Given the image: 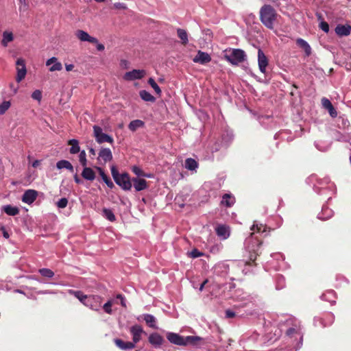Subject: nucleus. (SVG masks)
<instances>
[{
	"instance_id": "nucleus-1",
	"label": "nucleus",
	"mask_w": 351,
	"mask_h": 351,
	"mask_svg": "<svg viewBox=\"0 0 351 351\" xmlns=\"http://www.w3.org/2000/svg\"><path fill=\"white\" fill-rule=\"evenodd\" d=\"M254 233H251L250 237L247 241L246 248L249 252V261H246V265H256L255 261L261 254L259 250L263 244V241L256 237Z\"/></svg>"
},
{
	"instance_id": "nucleus-2",
	"label": "nucleus",
	"mask_w": 351,
	"mask_h": 351,
	"mask_svg": "<svg viewBox=\"0 0 351 351\" xmlns=\"http://www.w3.org/2000/svg\"><path fill=\"white\" fill-rule=\"evenodd\" d=\"M261 23L268 29H273L274 23L277 20L276 10L271 5H264L259 12Z\"/></svg>"
},
{
	"instance_id": "nucleus-3",
	"label": "nucleus",
	"mask_w": 351,
	"mask_h": 351,
	"mask_svg": "<svg viewBox=\"0 0 351 351\" xmlns=\"http://www.w3.org/2000/svg\"><path fill=\"white\" fill-rule=\"evenodd\" d=\"M224 58L232 64L237 65L245 60V53L240 49H230L225 51Z\"/></svg>"
},
{
	"instance_id": "nucleus-4",
	"label": "nucleus",
	"mask_w": 351,
	"mask_h": 351,
	"mask_svg": "<svg viewBox=\"0 0 351 351\" xmlns=\"http://www.w3.org/2000/svg\"><path fill=\"white\" fill-rule=\"evenodd\" d=\"M93 132L96 141L98 143L101 144L103 143L107 142L109 143L110 144H113L114 140L112 137H111L108 134L104 133L102 129L99 126L94 125Z\"/></svg>"
},
{
	"instance_id": "nucleus-5",
	"label": "nucleus",
	"mask_w": 351,
	"mask_h": 351,
	"mask_svg": "<svg viewBox=\"0 0 351 351\" xmlns=\"http://www.w3.org/2000/svg\"><path fill=\"white\" fill-rule=\"evenodd\" d=\"M114 182L124 191H130L132 189V179L128 173H121Z\"/></svg>"
},
{
	"instance_id": "nucleus-6",
	"label": "nucleus",
	"mask_w": 351,
	"mask_h": 351,
	"mask_svg": "<svg viewBox=\"0 0 351 351\" xmlns=\"http://www.w3.org/2000/svg\"><path fill=\"white\" fill-rule=\"evenodd\" d=\"M102 298L99 295H88L85 306L94 311H99L101 306Z\"/></svg>"
},
{
	"instance_id": "nucleus-7",
	"label": "nucleus",
	"mask_w": 351,
	"mask_h": 351,
	"mask_svg": "<svg viewBox=\"0 0 351 351\" xmlns=\"http://www.w3.org/2000/svg\"><path fill=\"white\" fill-rule=\"evenodd\" d=\"M184 346H192L195 347H201L206 343L204 339L199 336H186L184 337Z\"/></svg>"
},
{
	"instance_id": "nucleus-8",
	"label": "nucleus",
	"mask_w": 351,
	"mask_h": 351,
	"mask_svg": "<svg viewBox=\"0 0 351 351\" xmlns=\"http://www.w3.org/2000/svg\"><path fill=\"white\" fill-rule=\"evenodd\" d=\"M17 75L16 80L20 82L23 80L27 73V69L25 66V62L23 58H19L16 62Z\"/></svg>"
},
{
	"instance_id": "nucleus-9",
	"label": "nucleus",
	"mask_w": 351,
	"mask_h": 351,
	"mask_svg": "<svg viewBox=\"0 0 351 351\" xmlns=\"http://www.w3.org/2000/svg\"><path fill=\"white\" fill-rule=\"evenodd\" d=\"M130 332L132 336V343L134 344L140 341L143 334H146L142 326L138 324L132 326L130 328Z\"/></svg>"
},
{
	"instance_id": "nucleus-10",
	"label": "nucleus",
	"mask_w": 351,
	"mask_h": 351,
	"mask_svg": "<svg viewBox=\"0 0 351 351\" xmlns=\"http://www.w3.org/2000/svg\"><path fill=\"white\" fill-rule=\"evenodd\" d=\"M149 343L155 348H160L165 342L164 338L157 332H153L148 337Z\"/></svg>"
},
{
	"instance_id": "nucleus-11",
	"label": "nucleus",
	"mask_w": 351,
	"mask_h": 351,
	"mask_svg": "<svg viewBox=\"0 0 351 351\" xmlns=\"http://www.w3.org/2000/svg\"><path fill=\"white\" fill-rule=\"evenodd\" d=\"M258 63L261 72L265 73L269 60L267 56L265 55L264 52L261 49H258Z\"/></svg>"
},
{
	"instance_id": "nucleus-12",
	"label": "nucleus",
	"mask_w": 351,
	"mask_h": 351,
	"mask_svg": "<svg viewBox=\"0 0 351 351\" xmlns=\"http://www.w3.org/2000/svg\"><path fill=\"white\" fill-rule=\"evenodd\" d=\"M145 75L144 70L134 69L131 71L126 72L123 76L124 80L132 81L134 80L141 79Z\"/></svg>"
},
{
	"instance_id": "nucleus-13",
	"label": "nucleus",
	"mask_w": 351,
	"mask_h": 351,
	"mask_svg": "<svg viewBox=\"0 0 351 351\" xmlns=\"http://www.w3.org/2000/svg\"><path fill=\"white\" fill-rule=\"evenodd\" d=\"M167 339L168 341L175 345L177 346H183L184 345V337L180 335L178 333L175 332H167Z\"/></svg>"
},
{
	"instance_id": "nucleus-14",
	"label": "nucleus",
	"mask_w": 351,
	"mask_h": 351,
	"mask_svg": "<svg viewBox=\"0 0 351 351\" xmlns=\"http://www.w3.org/2000/svg\"><path fill=\"white\" fill-rule=\"evenodd\" d=\"M193 61L195 63L205 64L211 61V57L208 53L199 50L197 55L193 58Z\"/></svg>"
},
{
	"instance_id": "nucleus-15",
	"label": "nucleus",
	"mask_w": 351,
	"mask_h": 351,
	"mask_svg": "<svg viewBox=\"0 0 351 351\" xmlns=\"http://www.w3.org/2000/svg\"><path fill=\"white\" fill-rule=\"evenodd\" d=\"M38 197V192L33 189H28L25 191L22 197V201L24 203L31 204Z\"/></svg>"
},
{
	"instance_id": "nucleus-16",
	"label": "nucleus",
	"mask_w": 351,
	"mask_h": 351,
	"mask_svg": "<svg viewBox=\"0 0 351 351\" xmlns=\"http://www.w3.org/2000/svg\"><path fill=\"white\" fill-rule=\"evenodd\" d=\"M76 37L81 41H87L90 43H97V39L90 36L86 32L78 29L75 32Z\"/></svg>"
},
{
	"instance_id": "nucleus-17",
	"label": "nucleus",
	"mask_w": 351,
	"mask_h": 351,
	"mask_svg": "<svg viewBox=\"0 0 351 351\" xmlns=\"http://www.w3.org/2000/svg\"><path fill=\"white\" fill-rule=\"evenodd\" d=\"M286 335L290 337H293L295 335H298L300 336V340L302 341L303 335L300 325L299 324L295 323L293 327L288 328L286 331Z\"/></svg>"
},
{
	"instance_id": "nucleus-18",
	"label": "nucleus",
	"mask_w": 351,
	"mask_h": 351,
	"mask_svg": "<svg viewBox=\"0 0 351 351\" xmlns=\"http://www.w3.org/2000/svg\"><path fill=\"white\" fill-rule=\"evenodd\" d=\"M132 182H133L136 191L145 190L149 186L147 182L143 178H132Z\"/></svg>"
},
{
	"instance_id": "nucleus-19",
	"label": "nucleus",
	"mask_w": 351,
	"mask_h": 351,
	"mask_svg": "<svg viewBox=\"0 0 351 351\" xmlns=\"http://www.w3.org/2000/svg\"><path fill=\"white\" fill-rule=\"evenodd\" d=\"M322 106L328 111V113L332 118L337 117V112L328 99L326 97L322 98Z\"/></svg>"
},
{
	"instance_id": "nucleus-20",
	"label": "nucleus",
	"mask_w": 351,
	"mask_h": 351,
	"mask_svg": "<svg viewBox=\"0 0 351 351\" xmlns=\"http://www.w3.org/2000/svg\"><path fill=\"white\" fill-rule=\"evenodd\" d=\"M335 31L339 36H347L351 33V25L339 24L335 27Z\"/></svg>"
},
{
	"instance_id": "nucleus-21",
	"label": "nucleus",
	"mask_w": 351,
	"mask_h": 351,
	"mask_svg": "<svg viewBox=\"0 0 351 351\" xmlns=\"http://www.w3.org/2000/svg\"><path fill=\"white\" fill-rule=\"evenodd\" d=\"M115 345L121 350H131L135 347L134 343L130 341H124L120 339H115L114 340Z\"/></svg>"
},
{
	"instance_id": "nucleus-22",
	"label": "nucleus",
	"mask_w": 351,
	"mask_h": 351,
	"mask_svg": "<svg viewBox=\"0 0 351 351\" xmlns=\"http://www.w3.org/2000/svg\"><path fill=\"white\" fill-rule=\"evenodd\" d=\"M99 158L106 163L112 160V154L109 148H101L99 152Z\"/></svg>"
},
{
	"instance_id": "nucleus-23",
	"label": "nucleus",
	"mask_w": 351,
	"mask_h": 351,
	"mask_svg": "<svg viewBox=\"0 0 351 351\" xmlns=\"http://www.w3.org/2000/svg\"><path fill=\"white\" fill-rule=\"evenodd\" d=\"M235 203V198L231 194L226 193L222 196L221 205L227 208L232 207Z\"/></svg>"
},
{
	"instance_id": "nucleus-24",
	"label": "nucleus",
	"mask_w": 351,
	"mask_h": 351,
	"mask_svg": "<svg viewBox=\"0 0 351 351\" xmlns=\"http://www.w3.org/2000/svg\"><path fill=\"white\" fill-rule=\"evenodd\" d=\"M219 237L226 239L230 236L229 228L225 225H219L215 229Z\"/></svg>"
},
{
	"instance_id": "nucleus-25",
	"label": "nucleus",
	"mask_w": 351,
	"mask_h": 351,
	"mask_svg": "<svg viewBox=\"0 0 351 351\" xmlns=\"http://www.w3.org/2000/svg\"><path fill=\"white\" fill-rule=\"evenodd\" d=\"M296 44L304 51L306 56H309L311 55V48L306 40L302 38H298L296 40Z\"/></svg>"
},
{
	"instance_id": "nucleus-26",
	"label": "nucleus",
	"mask_w": 351,
	"mask_h": 351,
	"mask_svg": "<svg viewBox=\"0 0 351 351\" xmlns=\"http://www.w3.org/2000/svg\"><path fill=\"white\" fill-rule=\"evenodd\" d=\"M68 293L77 298L85 306V303L87 301L88 295L84 294L81 291H75L73 289H69Z\"/></svg>"
},
{
	"instance_id": "nucleus-27",
	"label": "nucleus",
	"mask_w": 351,
	"mask_h": 351,
	"mask_svg": "<svg viewBox=\"0 0 351 351\" xmlns=\"http://www.w3.org/2000/svg\"><path fill=\"white\" fill-rule=\"evenodd\" d=\"M84 169L82 172V176L87 180L93 181L95 178V171L90 167H84Z\"/></svg>"
},
{
	"instance_id": "nucleus-28",
	"label": "nucleus",
	"mask_w": 351,
	"mask_h": 351,
	"mask_svg": "<svg viewBox=\"0 0 351 351\" xmlns=\"http://www.w3.org/2000/svg\"><path fill=\"white\" fill-rule=\"evenodd\" d=\"M177 34H178V38L181 40L182 45H183L184 46H186L189 43L188 34H187L186 31L184 29L178 28L177 29Z\"/></svg>"
},
{
	"instance_id": "nucleus-29",
	"label": "nucleus",
	"mask_w": 351,
	"mask_h": 351,
	"mask_svg": "<svg viewBox=\"0 0 351 351\" xmlns=\"http://www.w3.org/2000/svg\"><path fill=\"white\" fill-rule=\"evenodd\" d=\"M97 169L99 175L101 176L102 180L106 184V185L110 189H112L114 186V185L113 182H112V180H110V178L105 173V172L101 167H97Z\"/></svg>"
},
{
	"instance_id": "nucleus-30",
	"label": "nucleus",
	"mask_w": 351,
	"mask_h": 351,
	"mask_svg": "<svg viewBox=\"0 0 351 351\" xmlns=\"http://www.w3.org/2000/svg\"><path fill=\"white\" fill-rule=\"evenodd\" d=\"M14 40V35L11 32L5 31L3 33V39L1 40V45L6 47L9 43Z\"/></svg>"
},
{
	"instance_id": "nucleus-31",
	"label": "nucleus",
	"mask_w": 351,
	"mask_h": 351,
	"mask_svg": "<svg viewBox=\"0 0 351 351\" xmlns=\"http://www.w3.org/2000/svg\"><path fill=\"white\" fill-rule=\"evenodd\" d=\"M68 145H71L70 153L72 154H77L80 152L79 141L76 139H71L68 141Z\"/></svg>"
},
{
	"instance_id": "nucleus-32",
	"label": "nucleus",
	"mask_w": 351,
	"mask_h": 351,
	"mask_svg": "<svg viewBox=\"0 0 351 351\" xmlns=\"http://www.w3.org/2000/svg\"><path fill=\"white\" fill-rule=\"evenodd\" d=\"M56 167L59 169H66L69 170L71 172L73 171V165H71V163L69 161L66 160H62L58 161L56 164Z\"/></svg>"
},
{
	"instance_id": "nucleus-33",
	"label": "nucleus",
	"mask_w": 351,
	"mask_h": 351,
	"mask_svg": "<svg viewBox=\"0 0 351 351\" xmlns=\"http://www.w3.org/2000/svg\"><path fill=\"white\" fill-rule=\"evenodd\" d=\"M3 210L10 216H15L19 213V209L16 206L6 205L3 207Z\"/></svg>"
},
{
	"instance_id": "nucleus-34",
	"label": "nucleus",
	"mask_w": 351,
	"mask_h": 351,
	"mask_svg": "<svg viewBox=\"0 0 351 351\" xmlns=\"http://www.w3.org/2000/svg\"><path fill=\"white\" fill-rule=\"evenodd\" d=\"M143 316L144 320L147 326L152 328H157L156 325V320L154 315L150 314H145Z\"/></svg>"
},
{
	"instance_id": "nucleus-35",
	"label": "nucleus",
	"mask_w": 351,
	"mask_h": 351,
	"mask_svg": "<svg viewBox=\"0 0 351 351\" xmlns=\"http://www.w3.org/2000/svg\"><path fill=\"white\" fill-rule=\"evenodd\" d=\"M197 167H198V163L195 160H194L191 158L186 159L185 167L187 169L193 171V170H195L197 168Z\"/></svg>"
},
{
	"instance_id": "nucleus-36",
	"label": "nucleus",
	"mask_w": 351,
	"mask_h": 351,
	"mask_svg": "<svg viewBox=\"0 0 351 351\" xmlns=\"http://www.w3.org/2000/svg\"><path fill=\"white\" fill-rule=\"evenodd\" d=\"M144 125V122L139 119H136L134 121H132L129 125L128 128L132 131H136L138 128L143 127Z\"/></svg>"
},
{
	"instance_id": "nucleus-37",
	"label": "nucleus",
	"mask_w": 351,
	"mask_h": 351,
	"mask_svg": "<svg viewBox=\"0 0 351 351\" xmlns=\"http://www.w3.org/2000/svg\"><path fill=\"white\" fill-rule=\"evenodd\" d=\"M139 95L141 99L145 101L154 102L156 99L151 93L145 90H141Z\"/></svg>"
},
{
	"instance_id": "nucleus-38",
	"label": "nucleus",
	"mask_w": 351,
	"mask_h": 351,
	"mask_svg": "<svg viewBox=\"0 0 351 351\" xmlns=\"http://www.w3.org/2000/svg\"><path fill=\"white\" fill-rule=\"evenodd\" d=\"M103 216L112 222L116 220V217L113 212L108 208H104L103 209Z\"/></svg>"
},
{
	"instance_id": "nucleus-39",
	"label": "nucleus",
	"mask_w": 351,
	"mask_h": 351,
	"mask_svg": "<svg viewBox=\"0 0 351 351\" xmlns=\"http://www.w3.org/2000/svg\"><path fill=\"white\" fill-rule=\"evenodd\" d=\"M267 227L262 223L258 224L254 223L251 228L252 230H256L257 232H265Z\"/></svg>"
},
{
	"instance_id": "nucleus-40",
	"label": "nucleus",
	"mask_w": 351,
	"mask_h": 351,
	"mask_svg": "<svg viewBox=\"0 0 351 351\" xmlns=\"http://www.w3.org/2000/svg\"><path fill=\"white\" fill-rule=\"evenodd\" d=\"M39 273L45 277L52 278L54 276V273L52 270L47 268H43L39 269Z\"/></svg>"
},
{
	"instance_id": "nucleus-41",
	"label": "nucleus",
	"mask_w": 351,
	"mask_h": 351,
	"mask_svg": "<svg viewBox=\"0 0 351 351\" xmlns=\"http://www.w3.org/2000/svg\"><path fill=\"white\" fill-rule=\"evenodd\" d=\"M11 104L9 101H4L0 104V114H3L10 107Z\"/></svg>"
},
{
	"instance_id": "nucleus-42",
	"label": "nucleus",
	"mask_w": 351,
	"mask_h": 351,
	"mask_svg": "<svg viewBox=\"0 0 351 351\" xmlns=\"http://www.w3.org/2000/svg\"><path fill=\"white\" fill-rule=\"evenodd\" d=\"M148 84L154 88L157 94H160L161 90L153 78L149 79Z\"/></svg>"
},
{
	"instance_id": "nucleus-43",
	"label": "nucleus",
	"mask_w": 351,
	"mask_h": 351,
	"mask_svg": "<svg viewBox=\"0 0 351 351\" xmlns=\"http://www.w3.org/2000/svg\"><path fill=\"white\" fill-rule=\"evenodd\" d=\"M79 160L83 167H86L87 165L86 154L85 151L83 150L80 152L79 155Z\"/></svg>"
},
{
	"instance_id": "nucleus-44",
	"label": "nucleus",
	"mask_w": 351,
	"mask_h": 351,
	"mask_svg": "<svg viewBox=\"0 0 351 351\" xmlns=\"http://www.w3.org/2000/svg\"><path fill=\"white\" fill-rule=\"evenodd\" d=\"M132 171L137 176H147V177H149V176H147L144 173V171L141 168H139L137 166H133L132 168Z\"/></svg>"
},
{
	"instance_id": "nucleus-45",
	"label": "nucleus",
	"mask_w": 351,
	"mask_h": 351,
	"mask_svg": "<svg viewBox=\"0 0 351 351\" xmlns=\"http://www.w3.org/2000/svg\"><path fill=\"white\" fill-rule=\"evenodd\" d=\"M112 301L108 300L104 306L103 308L104 311L108 313V314H112Z\"/></svg>"
},
{
	"instance_id": "nucleus-46",
	"label": "nucleus",
	"mask_w": 351,
	"mask_h": 351,
	"mask_svg": "<svg viewBox=\"0 0 351 351\" xmlns=\"http://www.w3.org/2000/svg\"><path fill=\"white\" fill-rule=\"evenodd\" d=\"M62 69V65L61 62H58V60L49 68V71H61Z\"/></svg>"
},
{
	"instance_id": "nucleus-47",
	"label": "nucleus",
	"mask_w": 351,
	"mask_h": 351,
	"mask_svg": "<svg viewBox=\"0 0 351 351\" xmlns=\"http://www.w3.org/2000/svg\"><path fill=\"white\" fill-rule=\"evenodd\" d=\"M68 204V199L65 197H62L57 202V206L60 208H64L66 207Z\"/></svg>"
},
{
	"instance_id": "nucleus-48",
	"label": "nucleus",
	"mask_w": 351,
	"mask_h": 351,
	"mask_svg": "<svg viewBox=\"0 0 351 351\" xmlns=\"http://www.w3.org/2000/svg\"><path fill=\"white\" fill-rule=\"evenodd\" d=\"M32 98L40 101L42 99V92L39 90H34L32 94Z\"/></svg>"
},
{
	"instance_id": "nucleus-49",
	"label": "nucleus",
	"mask_w": 351,
	"mask_h": 351,
	"mask_svg": "<svg viewBox=\"0 0 351 351\" xmlns=\"http://www.w3.org/2000/svg\"><path fill=\"white\" fill-rule=\"evenodd\" d=\"M319 27L326 33H328L329 32V25L327 22L324 21H322L319 23Z\"/></svg>"
},
{
	"instance_id": "nucleus-50",
	"label": "nucleus",
	"mask_w": 351,
	"mask_h": 351,
	"mask_svg": "<svg viewBox=\"0 0 351 351\" xmlns=\"http://www.w3.org/2000/svg\"><path fill=\"white\" fill-rule=\"evenodd\" d=\"M203 256V253L200 252L197 249H193L190 252V256L193 258H198Z\"/></svg>"
},
{
	"instance_id": "nucleus-51",
	"label": "nucleus",
	"mask_w": 351,
	"mask_h": 351,
	"mask_svg": "<svg viewBox=\"0 0 351 351\" xmlns=\"http://www.w3.org/2000/svg\"><path fill=\"white\" fill-rule=\"evenodd\" d=\"M111 173H112V176L114 181H115V179L118 178L119 176L121 175V173H119V171L115 166H112Z\"/></svg>"
},
{
	"instance_id": "nucleus-52",
	"label": "nucleus",
	"mask_w": 351,
	"mask_h": 351,
	"mask_svg": "<svg viewBox=\"0 0 351 351\" xmlns=\"http://www.w3.org/2000/svg\"><path fill=\"white\" fill-rule=\"evenodd\" d=\"M117 298L120 300V304L121 305L124 307V308H126V302H125V298H124V296L121 294H118L117 295Z\"/></svg>"
},
{
	"instance_id": "nucleus-53",
	"label": "nucleus",
	"mask_w": 351,
	"mask_h": 351,
	"mask_svg": "<svg viewBox=\"0 0 351 351\" xmlns=\"http://www.w3.org/2000/svg\"><path fill=\"white\" fill-rule=\"evenodd\" d=\"M236 315L235 313L233 312L232 311L230 310V309H228L226 311V317L227 318H233Z\"/></svg>"
},
{
	"instance_id": "nucleus-54",
	"label": "nucleus",
	"mask_w": 351,
	"mask_h": 351,
	"mask_svg": "<svg viewBox=\"0 0 351 351\" xmlns=\"http://www.w3.org/2000/svg\"><path fill=\"white\" fill-rule=\"evenodd\" d=\"M0 230L1 231L3 236L5 239H8L10 237V234H8V231L6 230L4 226H1L0 228Z\"/></svg>"
},
{
	"instance_id": "nucleus-55",
	"label": "nucleus",
	"mask_w": 351,
	"mask_h": 351,
	"mask_svg": "<svg viewBox=\"0 0 351 351\" xmlns=\"http://www.w3.org/2000/svg\"><path fill=\"white\" fill-rule=\"evenodd\" d=\"M57 60L58 59L56 57H52L47 60L46 65L49 66L52 64H54Z\"/></svg>"
},
{
	"instance_id": "nucleus-56",
	"label": "nucleus",
	"mask_w": 351,
	"mask_h": 351,
	"mask_svg": "<svg viewBox=\"0 0 351 351\" xmlns=\"http://www.w3.org/2000/svg\"><path fill=\"white\" fill-rule=\"evenodd\" d=\"M114 8H117V9H126L127 7L126 5L124 4V3H116L114 4Z\"/></svg>"
},
{
	"instance_id": "nucleus-57",
	"label": "nucleus",
	"mask_w": 351,
	"mask_h": 351,
	"mask_svg": "<svg viewBox=\"0 0 351 351\" xmlns=\"http://www.w3.org/2000/svg\"><path fill=\"white\" fill-rule=\"evenodd\" d=\"M95 44L97 45L96 47H97V49L98 51H101L104 50L105 47H104V45L103 44L99 43L98 42H97V43H95Z\"/></svg>"
},
{
	"instance_id": "nucleus-58",
	"label": "nucleus",
	"mask_w": 351,
	"mask_h": 351,
	"mask_svg": "<svg viewBox=\"0 0 351 351\" xmlns=\"http://www.w3.org/2000/svg\"><path fill=\"white\" fill-rule=\"evenodd\" d=\"M65 68L67 71H71L73 69L74 65L72 64H65Z\"/></svg>"
},
{
	"instance_id": "nucleus-59",
	"label": "nucleus",
	"mask_w": 351,
	"mask_h": 351,
	"mask_svg": "<svg viewBox=\"0 0 351 351\" xmlns=\"http://www.w3.org/2000/svg\"><path fill=\"white\" fill-rule=\"evenodd\" d=\"M40 161L38 160H36L35 161L33 162L32 167L34 168H36L40 165Z\"/></svg>"
},
{
	"instance_id": "nucleus-60",
	"label": "nucleus",
	"mask_w": 351,
	"mask_h": 351,
	"mask_svg": "<svg viewBox=\"0 0 351 351\" xmlns=\"http://www.w3.org/2000/svg\"><path fill=\"white\" fill-rule=\"evenodd\" d=\"M74 180L77 184L82 183V180L78 177L77 174L74 176Z\"/></svg>"
},
{
	"instance_id": "nucleus-61",
	"label": "nucleus",
	"mask_w": 351,
	"mask_h": 351,
	"mask_svg": "<svg viewBox=\"0 0 351 351\" xmlns=\"http://www.w3.org/2000/svg\"><path fill=\"white\" fill-rule=\"evenodd\" d=\"M208 282V280H205L202 283V285H200V287H199V291H202L205 285Z\"/></svg>"
},
{
	"instance_id": "nucleus-62",
	"label": "nucleus",
	"mask_w": 351,
	"mask_h": 351,
	"mask_svg": "<svg viewBox=\"0 0 351 351\" xmlns=\"http://www.w3.org/2000/svg\"><path fill=\"white\" fill-rule=\"evenodd\" d=\"M89 152L92 156H95V150L93 148L90 147L89 149Z\"/></svg>"
},
{
	"instance_id": "nucleus-63",
	"label": "nucleus",
	"mask_w": 351,
	"mask_h": 351,
	"mask_svg": "<svg viewBox=\"0 0 351 351\" xmlns=\"http://www.w3.org/2000/svg\"><path fill=\"white\" fill-rule=\"evenodd\" d=\"M95 1H97V2H104L106 0H95Z\"/></svg>"
},
{
	"instance_id": "nucleus-64",
	"label": "nucleus",
	"mask_w": 351,
	"mask_h": 351,
	"mask_svg": "<svg viewBox=\"0 0 351 351\" xmlns=\"http://www.w3.org/2000/svg\"><path fill=\"white\" fill-rule=\"evenodd\" d=\"M317 16H318V19H322V15L320 14H317Z\"/></svg>"
}]
</instances>
